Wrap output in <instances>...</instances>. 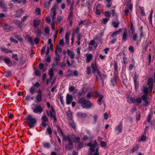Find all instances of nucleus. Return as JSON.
<instances>
[{"mask_svg":"<svg viewBox=\"0 0 155 155\" xmlns=\"http://www.w3.org/2000/svg\"><path fill=\"white\" fill-rule=\"evenodd\" d=\"M100 145L102 147H106L107 143L104 141H101L100 142Z\"/></svg>","mask_w":155,"mask_h":155,"instance_id":"nucleus-49","label":"nucleus"},{"mask_svg":"<svg viewBox=\"0 0 155 155\" xmlns=\"http://www.w3.org/2000/svg\"><path fill=\"white\" fill-rule=\"evenodd\" d=\"M143 92L144 94H148V90L147 87H144L143 90Z\"/></svg>","mask_w":155,"mask_h":155,"instance_id":"nucleus-55","label":"nucleus"},{"mask_svg":"<svg viewBox=\"0 0 155 155\" xmlns=\"http://www.w3.org/2000/svg\"><path fill=\"white\" fill-rule=\"evenodd\" d=\"M153 115L152 113H150L148 115L147 117V121L148 122H150L151 121V119Z\"/></svg>","mask_w":155,"mask_h":155,"instance_id":"nucleus-26","label":"nucleus"},{"mask_svg":"<svg viewBox=\"0 0 155 155\" xmlns=\"http://www.w3.org/2000/svg\"><path fill=\"white\" fill-rule=\"evenodd\" d=\"M13 35L15 36V37L18 41L22 42L23 41V39L21 38L20 35H18L16 33H15L13 34Z\"/></svg>","mask_w":155,"mask_h":155,"instance_id":"nucleus-20","label":"nucleus"},{"mask_svg":"<svg viewBox=\"0 0 155 155\" xmlns=\"http://www.w3.org/2000/svg\"><path fill=\"white\" fill-rule=\"evenodd\" d=\"M109 20V18H103L101 21L104 24H106Z\"/></svg>","mask_w":155,"mask_h":155,"instance_id":"nucleus-43","label":"nucleus"},{"mask_svg":"<svg viewBox=\"0 0 155 155\" xmlns=\"http://www.w3.org/2000/svg\"><path fill=\"white\" fill-rule=\"evenodd\" d=\"M72 112L68 110V123L69 124V127L70 128L75 130H76V126L75 123L72 118Z\"/></svg>","mask_w":155,"mask_h":155,"instance_id":"nucleus-3","label":"nucleus"},{"mask_svg":"<svg viewBox=\"0 0 155 155\" xmlns=\"http://www.w3.org/2000/svg\"><path fill=\"white\" fill-rule=\"evenodd\" d=\"M117 77V75L114 74L113 78L111 80V83L113 86H114L116 84V79Z\"/></svg>","mask_w":155,"mask_h":155,"instance_id":"nucleus-13","label":"nucleus"},{"mask_svg":"<svg viewBox=\"0 0 155 155\" xmlns=\"http://www.w3.org/2000/svg\"><path fill=\"white\" fill-rule=\"evenodd\" d=\"M86 92L84 91V88H83L82 89V91H81L79 92L78 95L80 96L81 97L82 95H84L85 94Z\"/></svg>","mask_w":155,"mask_h":155,"instance_id":"nucleus-40","label":"nucleus"},{"mask_svg":"<svg viewBox=\"0 0 155 155\" xmlns=\"http://www.w3.org/2000/svg\"><path fill=\"white\" fill-rule=\"evenodd\" d=\"M87 145V146L90 147V150L92 153L94 152L96 145V143H88Z\"/></svg>","mask_w":155,"mask_h":155,"instance_id":"nucleus-8","label":"nucleus"},{"mask_svg":"<svg viewBox=\"0 0 155 155\" xmlns=\"http://www.w3.org/2000/svg\"><path fill=\"white\" fill-rule=\"evenodd\" d=\"M134 35L133 36L132 38L134 41L137 40V33H134L133 34Z\"/></svg>","mask_w":155,"mask_h":155,"instance_id":"nucleus-51","label":"nucleus"},{"mask_svg":"<svg viewBox=\"0 0 155 155\" xmlns=\"http://www.w3.org/2000/svg\"><path fill=\"white\" fill-rule=\"evenodd\" d=\"M101 80L102 81V82H103L104 80L107 78V76L104 74H103L102 75H101V77H100Z\"/></svg>","mask_w":155,"mask_h":155,"instance_id":"nucleus-56","label":"nucleus"},{"mask_svg":"<svg viewBox=\"0 0 155 155\" xmlns=\"http://www.w3.org/2000/svg\"><path fill=\"white\" fill-rule=\"evenodd\" d=\"M128 101L130 103H134L136 102L135 99L134 97H129L127 98Z\"/></svg>","mask_w":155,"mask_h":155,"instance_id":"nucleus-22","label":"nucleus"},{"mask_svg":"<svg viewBox=\"0 0 155 155\" xmlns=\"http://www.w3.org/2000/svg\"><path fill=\"white\" fill-rule=\"evenodd\" d=\"M55 20H52L51 23V28L52 30H54L55 29L54 25H55Z\"/></svg>","mask_w":155,"mask_h":155,"instance_id":"nucleus-57","label":"nucleus"},{"mask_svg":"<svg viewBox=\"0 0 155 155\" xmlns=\"http://www.w3.org/2000/svg\"><path fill=\"white\" fill-rule=\"evenodd\" d=\"M95 12L97 15H101V13L100 12V11L99 9H97V8H95Z\"/></svg>","mask_w":155,"mask_h":155,"instance_id":"nucleus-54","label":"nucleus"},{"mask_svg":"<svg viewBox=\"0 0 155 155\" xmlns=\"http://www.w3.org/2000/svg\"><path fill=\"white\" fill-rule=\"evenodd\" d=\"M12 57L17 61H18L19 60L18 58L17 54H13Z\"/></svg>","mask_w":155,"mask_h":155,"instance_id":"nucleus-42","label":"nucleus"},{"mask_svg":"<svg viewBox=\"0 0 155 155\" xmlns=\"http://www.w3.org/2000/svg\"><path fill=\"white\" fill-rule=\"evenodd\" d=\"M23 12V10L21 9H19L15 11L16 14L15 15V16L17 17H20L21 16Z\"/></svg>","mask_w":155,"mask_h":155,"instance_id":"nucleus-14","label":"nucleus"},{"mask_svg":"<svg viewBox=\"0 0 155 155\" xmlns=\"http://www.w3.org/2000/svg\"><path fill=\"white\" fill-rule=\"evenodd\" d=\"M104 15L106 17H110V12L109 11H106Z\"/></svg>","mask_w":155,"mask_h":155,"instance_id":"nucleus-59","label":"nucleus"},{"mask_svg":"<svg viewBox=\"0 0 155 155\" xmlns=\"http://www.w3.org/2000/svg\"><path fill=\"white\" fill-rule=\"evenodd\" d=\"M135 100L136 101L137 103L140 104L142 102V99L140 97L137 98Z\"/></svg>","mask_w":155,"mask_h":155,"instance_id":"nucleus-48","label":"nucleus"},{"mask_svg":"<svg viewBox=\"0 0 155 155\" xmlns=\"http://www.w3.org/2000/svg\"><path fill=\"white\" fill-rule=\"evenodd\" d=\"M68 143L70 145V146L68 145V149L70 148V149H73L74 147L73 145V142L71 140V139L68 137Z\"/></svg>","mask_w":155,"mask_h":155,"instance_id":"nucleus-25","label":"nucleus"},{"mask_svg":"<svg viewBox=\"0 0 155 155\" xmlns=\"http://www.w3.org/2000/svg\"><path fill=\"white\" fill-rule=\"evenodd\" d=\"M74 4L72 3L70 8V11L69 15H68V18H72L73 17V6Z\"/></svg>","mask_w":155,"mask_h":155,"instance_id":"nucleus-16","label":"nucleus"},{"mask_svg":"<svg viewBox=\"0 0 155 155\" xmlns=\"http://www.w3.org/2000/svg\"><path fill=\"white\" fill-rule=\"evenodd\" d=\"M10 40L11 42H14L16 44H17L18 43V42L17 41L12 37L10 38Z\"/></svg>","mask_w":155,"mask_h":155,"instance_id":"nucleus-58","label":"nucleus"},{"mask_svg":"<svg viewBox=\"0 0 155 155\" xmlns=\"http://www.w3.org/2000/svg\"><path fill=\"white\" fill-rule=\"evenodd\" d=\"M48 74L49 76H53L54 75V73L53 72V70L52 68H51L50 69L49 71Z\"/></svg>","mask_w":155,"mask_h":155,"instance_id":"nucleus-44","label":"nucleus"},{"mask_svg":"<svg viewBox=\"0 0 155 155\" xmlns=\"http://www.w3.org/2000/svg\"><path fill=\"white\" fill-rule=\"evenodd\" d=\"M3 60L7 64H9L11 62V60L9 58H6L3 59Z\"/></svg>","mask_w":155,"mask_h":155,"instance_id":"nucleus-30","label":"nucleus"},{"mask_svg":"<svg viewBox=\"0 0 155 155\" xmlns=\"http://www.w3.org/2000/svg\"><path fill=\"white\" fill-rule=\"evenodd\" d=\"M127 30L125 29L124 31L123 34L122 35V41L125 42L127 40Z\"/></svg>","mask_w":155,"mask_h":155,"instance_id":"nucleus-11","label":"nucleus"},{"mask_svg":"<svg viewBox=\"0 0 155 155\" xmlns=\"http://www.w3.org/2000/svg\"><path fill=\"white\" fill-rule=\"evenodd\" d=\"M87 73L88 75H89L91 74V68L90 67L88 66L87 67Z\"/></svg>","mask_w":155,"mask_h":155,"instance_id":"nucleus-52","label":"nucleus"},{"mask_svg":"<svg viewBox=\"0 0 155 155\" xmlns=\"http://www.w3.org/2000/svg\"><path fill=\"white\" fill-rule=\"evenodd\" d=\"M92 55L91 54H90L87 56L86 61L87 63L89 62L92 59Z\"/></svg>","mask_w":155,"mask_h":155,"instance_id":"nucleus-23","label":"nucleus"},{"mask_svg":"<svg viewBox=\"0 0 155 155\" xmlns=\"http://www.w3.org/2000/svg\"><path fill=\"white\" fill-rule=\"evenodd\" d=\"M77 116L78 117L81 118H84L86 117L87 116V114L86 113H83L81 112H79L77 114Z\"/></svg>","mask_w":155,"mask_h":155,"instance_id":"nucleus-12","label":"nucleus"},{"mask_svg":"<svg viewBox=\"0 0 155 155\" xmlns=\"http://www.w3.org/2000/svg\"><path fill=\"white\" fill-rule=\"evenodd\" d=\"M59 44L61 46H63L64 45V41L63 39H61L59 41Z\"/></svg>","mask_w":155,"mask_h":155,"instance_id":"nucleus-60","label":"nucleus"},{"mask_svg":"<svg viewBox=\"0 0 155 155\" xmlns=\"http://www.w3.org/2000/svg\"><path fill=\"white\" fill-rule=\"evenodd\" d=\"M4 30L7 32H9L10 31L13 30V28L10 26L8 24H5L3 25Z\"/></svg>","mask_w":155,"mask_h":155,"instance_id":"nucleus-10","label":"nucleus"},{"mask_svg":"<svg viewBox=\"0 0 155 155\" xmlns=\"http://www.w3.org/2000/svg\"><path fill=\"white\" fill-rule=\"evenodd\" d=\"M73 98L71 95H68V104H69L72 101Z\"/></svg>","mask_w":155,"mask_h":155,"instance_id":"nucleus-45","label":"nucleus"},{"mask_svg":"<svg viewBox=\"0 0 155 155\" xmlns=\"http://www.w3.org/2000/svg\"><path fill=\"white\" fill-rule=\"evenodd\" d=\"M68 55L70 56V58L71 59H73L74 58L75 54L73 51L68 49Z\"/></svg>","mask_w":155,"mask_h":155,"instance_id":"nucleus-28","label":"nucleus"},{"mask_svg":"<svg viewBox=\"0 0 155 155\" xmlns=\"http://www.w3.org/2000/svg\"><path fill=\"white\" fill-rule=\"evenodd\" d=\"M46 132L49 135H51L52 134V130L50 127H48L47 128Z\"/></svg>","mask_w":155,"mask_h":155,"instance_id":"nucleus-38","label":"nucleus"},{"mask_svg":"<svg viewBox=\"0 0 155 155\" xmlns=\"http://www.w3.org/2000/svg\"><path fill=\"white\" fill-rule=\"evenodd\" d=\"M26 120V122L27 125L30 128L33 127L37 122L36 118L35 117H33L32 115L30 114L27 116Z\"/></svg>","mask_w":155,"mask_h":155,"instance_id":"nucleus-2","label":"nucleus"},{"mask_svg":"<svg viewBox=\"0 0 155 155\" xmlns=\"http://www.w3.org/2000/svg\"><path fill=\"white\" fill-rule=\"evenodd\" d=\"M55 55L56 57L55 58V63L56 64V65H57L58 64L59 61L60 60V57L59 56V55L58 54V52H55Z\"/></svg>","mask_w":155,"mask_h":155,"instance_id":"nucleus-17","label":"nucleus"},{"mask_svg":"<svg viewBox=\"0 0 155 155\" xmlns=\"http://www.w3.org/2000/svg\"><path fill=\"white\" fill-rule=\"evenodd\" d=\"M32 109L33 112L35 114H40L43 111L42 107L40 105L36 106L34 108H32Z\"/></svg>","mask_w":155,"mask_h":155,"instance_id":"nucleus-4","label":"nucleus"},{"mask_svg":"<svg viewBox=\"0 0 155 155\" xmlns=\"http://www.w3.org/2000/svg\"><path fill=\"white\" fill-rule=\"evenodd\" d=\"M92 93L90 92L88 93L87 96V99H90L91 96L92 95Z\"/></svg>","mask_w":155,"mask_h":155,"instance_id":"nucleus-63","label":"nucleus"},{"mask_svg":"<svg viewBox=\"0 0 155 155\" xmlns=\"http://www.w3.org/2000/svg\"><path fill=\"white\" fill-rule=\"evenodd\" d=\"M35 12L36 13V14L37 15H38L40 14L41 11L40 9L38 8H37L36 9Z\"/></svg>","mask_w":155,"mask_h":155,"instance_id":"nucleus-62","label":"nucleus"},{"mask_svg":"<svg viewBox=\"0 0 155 155\" xmlns=\"http://www.w3.org/2000/svg\"><path fill=\"white\" fill-rule=\"evenodd\" d=\"M5 76L6 77L11 76L12 75V72L11 71L8 70L5 72Z\"/></svg>","mask_w":155,"mask_h":155,"instance_id":"nucleus-31","label":"nucleus"},{"mask_svg":"<svg viewBox=\"0 0 155 155\" xmlns=\"http://www.w3.org/2000/svg\"><path fill=\"white\" fill-rule=\"evenodd\" d=\"M56 52H58L59 53H61L62 52V49L58 45H57L56 47L55 53Z\"/></svg>","mask_w":155,"mask_h":155,"instance_id":"nucleus-32","label":"nucleus"},{"mask_svg":"<svg viewBox=\"0 0 155 155\" xmlns=\"http://www.w3.org/2000/svg\"><path fill=\"white\" fill-rule=\"evenodd\" d=\"M122 127V122H120L116 127L115 131L117 135L119 134L121 132Z\"/></svg>","mask_w":155,"mask_h":155,"instance_id":"nucleus-5","label":"nucleus"},{"mask_svg":"<svg viewBox=\"0 0 155 155\" xmlns=\"http://www.w3.org/2000/svg\"><path fill=\"white\" fill-rule=\"evenodd\" d=\"M1 50L3 52H4L5 53L7 54L9 53H12V50H9L7 48H5L4 47H2L1 48Z\"/></svg>","mask_w":155,"mask_h":155,"instance_id":"nucleus-18","label":"nucleus"},{"mask_svg":"<svg viewBox=\"0 0 155 155\" xmlns=\"http://www.w3.org/2000/svg\"><path fill=\"white\" fill-rule=\"evenodd\" d=\"M56 127L58 130V132H60L61 135L63 137V140L64 141H66V137L64 134H63V132L62 131L61 129L60 128L58 125H57Z\"/></svg>","mask_w":155,"mask_h":155,"instance_id":"nucleus-9","label":"nucleus"},{"mask_svg":"<svg viewBox=\"0 0 155 155\" xmlns=\"http://www.w3.org/2000/svg\"><path fill=\"white\" fill-rule=\"evenodd\" d=\"M43 146L45 147L49 148L50 147V144L48 143H45L43 144Z\"/></svg>","mask_w":155,"mask_h":155,"instance_id":"nucleus-46","label":"nucleus"},{"mask_svg":"<svg viewBox=\"0 0 155 155\" xmlns=\"http://www.w3.org/2000/svg\"><path fill=\"white\" fill-rule=\"evenodd\" d=\"M39 23V21L36 19H35L33 21V25L35 27H36L38 26Z\"/></svg>","mask_w":155,"mask_h":155,"instance_id":"nucleus-27","label":"nucleus"},{"mask_svg":"<svg viewBox=\"0 0 155 155\" xmlns=\"http://www.w3.org/2000/svg\"><path fill=\"white\" fill-rule=\"evenodd\" d=\"M14 23L18 27H21L22 26L21 22L17 20L14 21Z\"/></svg>","mask_w":155,"mask_h":155,"instance_id":"nucleus-29","label":"nucleus"},{"mask_svg":"<svg viewBox=\"0 0 155 155\" xmlns=\"http://www.w3.org/2000/svg\"><path fill=\"white\" fill-rule=\"evenodd\" d=\"M78 102L84 108H89L91 107L92 104L90 101L86 100L84 97L80 98L78 100Z\"/></svg>","mask_w":155,"mask_h":155,"instance_id":"nucleus-1","label":"nucleus"},{"mask_svg":"<svg viewBox=\"0 0 155 155\" xmlns=\"http://www.w3.org/2000/svg\"><path fill=\"white\" fill-rule=\"evenodd\" d=\"M129 50L131 51L132 53H133L134 52V49L133 46H130L129 47Z\"/></svg>","mask_w":155,"mask_h":155,"instance_id":"nucleus-61","label":"nucleus"},{"mask_svg":"<svg viewBox=\"0 0 155 155\" xmlns=\"http://www.w3.org/2000/svg\"><path fill=\"white\" fill-rule=\"evenodd\" d=\"M61 17L60 16H58L57 18V21H56V24H59L60 21L61 20Z\"/></svg>","mask_w":155,"mask_h":155,"instance_id":"nucleus-53","label":"nucleus"},{"mask_svg":"<svg viewBox=\"0 0 155 155\" xmlns=\"http://www.w3.org/2000/svg\"><path fill=\"white\" fill-rule=\"evenodd\" d=\"M115 71L114 72V74L118 75L117 74V61H114V68Z\"/></svg>","mask_w":155,"mask_h":155,"instance_id":"nucleus-19","label":"nucleus"},{"mask_svg":"<svg viewBox=\"0 0 155 155\" xmlns=\"http://www.w3.org/2000/svg\"><path fill=\"white\" fill-rule=\"evenodd\" d=\"M115 20L116 21H113L112 22V24L113 26L115 28H117L119 24L117 16L115 17Z\"/></svg>","mask_w":155,"mask_h":155,"instance_id":"nucleus-15","label":"nucleus"},{"mask_svg":"<svg viewBox=\"0 0 155 155\" xmlns=\"http://www.w3.org/2000/svg\"><path fill=\"white\" fill-rule=\"evenodd\" d=\"M41 120L42 125L44 127H46L48 124L46 122L48 120V117L45 115H43L41 118Z\"/></svg>","mask_w":155,"mask_h":155,"instance_id":"nucleus-6","label":"nucleus"},{"mask_svg":"<svg viewBox=\"0 0 155 155\" xmlns=\"http://www.w3.org/2000/svg\"><path fill=\"white\" fill-rule=\"evenodd\" d=\"M51 9L53 11V14L52 16V20H54V19L56 18V8L55 6H54V7H52Z\"/></svg>","mask_w":155,"mask_h":155,"instance_id":"nucleus-21","label":"nucleus"},{"mask_svg":"<svg viewBox=\"0 0 155 155\" xmlns=\"http://www.w3.org/2000/svg\"><path fill=\"white\" fill-rule=\"evenodd\" d=\"M130 29L131 30L132 34H134L135 32V28L132 22L131 23Z\"/></svg>","mask_w":155,"mask_h":155,"instance_id":"nucleus-34","label":"nucleus"},{"mask_svg":"<svg viewBox=\"0 0 155 155\" xmlns=\"http://www.w3.org/2000/svg\"><path fill=\"white\" fill-rule=\"evenodd\" d=\"M152 14H153V10H152V11L150 12V16L148 18V19L150 21V22L152 23Z\"/></svg>","mask_w":155,"mask_h":155,"instance_id":"nucleus-39","label":"nucleus"},{"mask_svg":"<svg viewBox=\"0 0 155 155\" xmlns=\"http://www.w3.org/2000/svg\"><path fill=\"white\" fill-rule=\"evenodd\" d=\"M35 88L34 87H31L29 90L30 92L33 95L35 92Z\"/></svg>","mask_w":155,"mask_h":155,"instance_id":"nucleus-37","label":"nucleus"},{"mask_svg":"<svg viewBox=\"0 0 155 155\" xmlns=\"http://www.w3.org/2000/svg\"><path fill=\"white\" fill-rule=\"evenodd\" d=\"M51 111H50V115L51 117V118H53L54 121V122H56V113L54 111V110L53 107L51 106Z\"/></svg>","mask_w":155,"mask_h":155,"instance_id":"nucleus-7","label":"nucleus"},{"mask_svg":"<svg viewBox=\"0 0 155 155\" xmlns=\"http://www.w3.org/2000/svg\"><path fill=\"white\" fill-rule=\"evenodd\" d=\"M42 95L41 94H38L36 97V100L38 102H40L41 101Z\"/></svg>","mask_w":155,"mask_h":155,"instance_id":"nucleus-33","label":"nucleus"},{"mask_svg":"<svg viewBox=\"0 0 155 155\" xmlns=\"http://www.w3.org/2000/svg\"><path fill=\"white\" fill-rule=\"evenodd\" d=\"M146 136H144V135H142L141 137L140 141L144 142L146 140Z\"/></svg>","mask_w":155,"mask_h":155,"instance_id":"nucleus-50","label":"nucleus"},{"mask_svg":"<svg viewBox=\"0 0 155 155\" xmlns=\"http://www.w3.org/2000/svg\"><path fill=\"white\" fill-rule=\"evenodd\" d=\"M91 67L92 68V72L93 74H95L97 69H98L97 68L96 65H95L93 63L91 64Z\"/></svg>","mask_w":155,"mask_h":155,"instance_id":"nucleus-24","label":"nucleus"},{"mask_svg":"<svg viewBox=\"0 0 155 155\" xmlns=\"http://www.w3.org/2000/svg\"><path fill=\"white\" fill-rule=\"evenodd\" d=\"M58 98H59L61 104L64 106V102L63 99V96L61 95L58 96Z\"/></svg>","mask_w":155,"mask_h":155,"instance_id":"nucleus-36","label":"nucleus"},{"mask_svg":"<svg viewBox=\"0 0 155 155\" xmlns=\"http://www.w3.org/2000/svg\"><path fill=\"white\" fill-rule=\"evenodd\" d=\"M148 94H144L142 96L141 98L143 101L147 100Z\"/></svg>","mask_w":155,"mask_h":155,"instance_id":"nucleus-41","label":"nucleus"},{"mask_svg":"<svg viewBox=\"0 0 155 155\" xmlns=\"http://www.w3.org/2000/svg\"><path fill=\"white\" fill-rule=\"evenodd\" d=\"M28 41L30 42L31 45H33L34 43L32 38L31 37H29L28 38Z\"/></svg>","mask_w":155,"mask_h":155,"instance_id":"nucleus-64","label":"nucleus"},{"mask_svg":"<svg viewBox=\"0 0 155 155\" xmlns=\"http://www.w3.org/2000/svg\"><path fill=\"white\" fill-rule=\"evenodd\" d=\"M103 98V96L102 95H100L98 97V102L99 103V104L101 105V100Z\"/></svg>","mask_w":155,"mask_h":155,"instance_id":"nucleus-35","label":"nucleus"},{"mask_svg":"<svg viewBox=\"0 0 155 155\" xmlns=\"http://www.w3.org/2000/svg\"><path fill=\"white\" fill-rule=\"evenodd\" d=\"M41 35V31L39 29H38L37 31V35L38 36H40Z\"/></svg>","mask_w":155,"mask_h":155,"instance_id":"nucleus-47","label":"nucleus"}]
</instances>
